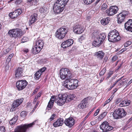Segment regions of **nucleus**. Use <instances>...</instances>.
<instances>
[{
	"label": "nucleus",
	"instance_id": "f257e3e1",
	"mask_svg": "<svg viewBox=\"0 0 132 132\" xmlns=\"http://www.w3.org/2000/svg\"><path fill=\"white\" fill-rule=\"evenodd\" d=\"M69 0H56L53 6L54 13L57 14L61 13L64 9L65 5Z\"/></svg>",
	"mask_w": 132,
	"mask_h": 132
},
{
	"label": "nucleus",
	"instance_id": "f03ea898",
	"mask_svg": "<svg viewBox=\"0 0 132 132\" xmlns=\"http://www.w3.org/2000/svg\"><path fill=\"white\" fill-rule=\"evenodd\" d=\"M78 80L76 79L69 78L67 79L62 82V85L69 89H73L76 88L78 86Z\"/></svg>",
	"mask_w": 132,
	"mask_h": 132
},
{
	"label": "nucleus",
	"instance_id": "7ed1b4c3",
	"mask_svg": "<svg viewBox=\"0 0 132 132\" xmlns=\"http://www.w3.org/2000/svg\"><path fill=\"white\" fill-rule=\"evenodd\" d=\"M108 38L109 42H113L118 41L121 39L119 33L115 29L110 31L108 34Z\"/></svg>",
	"mask_w": 132,
	"mask_h": 132
},
{
	"label": "nucleus",
	"instance_id": "20e7f679",
	"mask_svg": "<svg viewBox=\"0 0 132 132\" xmlns=\"http://www.w3.org/2000/svg\"><path fill=\"white\" fill-rule=\"evenodd\" d=\"M68 29L65 26L62 27L58 29L55 33V36L59 39H62L68 31Z\"/></svg>",
	"mask_w": 132,
	"mask_h": 132
},
{
	"label": "nucleus",
	"instance_id": "39448f33",
	"mask_svg": "<svg viewBox=\"0 0 132 132\" xmlns=\"http://www.w3.org/2000/svg\"><path fill=\"white\" fill-rule=\"evenodd\" d=\"M68 95L66 94H60L55 100V102L57 104L60 106L63 105L66 102H67Z\"/></svg>",
	"mask_w": 132,
	"mask_h": 132
},
{
	"label": "nucleus",
	"instance_id": "423d86ee",
	"mask_svg": "<svg viewBox=\"0 0 132 132\" xmlns=\"http://www.w3.org/2000/svg\"><path fill=\"white\" fill-rule=\"evenodd\" d=\"M60 74L61 79L63 80L66 78L67 79L72 78V75L70 71L67 68H62L60 70Z\"/></svg>",
	"mask_w": 132,
	"mask_h": 132
},
{
	"label": "nucleus",
	"instance_id": "0eeeda50",
	"mask_svg": "<svg viewBox=\"0 0 132 132\" xmlns=\"http://www.w3.org/2000/svg\"><path fill=\"white\" fill-rule=\"evenodd\" d=\"M112 114L114 118L118 119L123 118L126 114L123 109L119 108L116 110Z\"/></svg>",
	"mask_w": 132,
	"mask_h": 132
},
{
	"label": "nucleus",
	"instance_id": "6e6552de",
	"mask_svg": "<svg viewBox=\"0 0 132 132\" xmlns=\"http://www.w3.org/2000/svg\"><path fill=\"white\" fill-rule=\"evenodd\" d=\"M106 38L105 34L103 33L98 35L93 42V45L95 47L99 46L104 40Z\"/></svg>",
	"mask_w": 132,
	"mask_h": 132
},
{
	"label": "nucleus",
	"instance_id": "1a4fd4ad",
	"mask_svg": "<svg viewBox=\"0 0 132 132\" xmlns=\"http://www.w3.org/2000/svg\"><path fill=\"white\" fill-rule=\"evenodd\" d=\"M100 129L102 132H107L113 129V127L110 126L106 121L102 122L100 126Z\"/></svg>",
	"mask_w": 132,
	"mask_h": 132
},
{
	"label": "nucleus",
	"instance_id": "9d476101",
	"mask_svg": "<svg viewBox=\"0 0 132 132\" xmlns=\"http://www.w3.org/2000/svg\"><path fill=\"white\" fill-rule=\"evenodd\" d=\"M27 84V82L25 80H19L16 82V86L19 90H21L26 87Z\"/></svg>",
	"mask_w": 132,
	"mask_h": 132
},
{
	"label": "nucleus",
	"instance_id": "9b49d317",
	"mask_svg": "<svg viewBox=\"0 0 132 132\" xmlns=\"http://www.w3.org/2000/svg\"><path fill=\"white\" fill-rule=\"evenodd\" d=\"M128 13L126 11H123L118 15L117 21L118 23L120 24L124 21L125 16L128 15Z\"/></svg>",
	"mask_w": 132,
	"mask_h": 132
},
{
	"label": "nucleus",
	"instance_id": "f8f14e48",
	"mask_svg": "<svg viewBox=\"0 0 132 132\" xmlns=\"http://www.w3.org/2000/svg\"><path fill=\"white\" fill-rule=\"evenodd\" d=\"M121 100L122 99L121 98H118L116 101V103L117 104L120 102L119 104V105L121 107L128 106L130 104L131 102L130 101L127 100H124L121 101Z\"/></svg>",
	"mask_w": 132,
	"mask_h": 132
},
{
	"label": "nucleus",
	"instance_id": "ddd939ff",
	"mask_svg": "<svg viewBox=\"0 0 132 132\" xmlns=\"http://www.w3.org/2000/svg\"><path fill=\"white\" fill-rule=\"evenodd\" d=\"M118 10L117 6H112L110 7L109 9L106 11V12L109 15L112 16L116 14Z\"/></svg>",
	"mask_w": 132,
	"mask_h": 132
},
{
	"label": "nucleus",
	"instance_id": "4468645a",
	"mask_svg": "<svg viewBox=\"0 0 132 132\" xmlns=\"http://www.w3.org/2000/svg\"><path fill=\"white\" fill-rule=\"evenodd\" d=\"M64 124L69 127L72 126L75 122L74 119L72 117H70L65 119L64 122Z\"/></svg>",
	"mask_w": 132,
	"mask_h": 132
},
{
	"label": "nucleus",
	"instance_id": "2eb2a0df",
	"mask_svg": "<svg viewBox=\"0 0 132 132\" xmlns=\"http://www.w3.org/2000/svg\"><path fill=\"white\" fill-rule=\"evenodd\" d=\"M22 12L21 9H17L14 12H12L9 14V16L12 19L16 18L20 15Z\"/></svg>",
	"mask_w": 132,
	"mask_h": 132
},
{
	"label": "nucleus",
	"instance_id": "dca6fc26",
	"mask_svg": "<svg viewBox=\"0 0 132 132\" xmlns=\"http://www.w3.org/2000/svg\"><path fill=\"white\" fill-rule=\"evenodd\" d=\"M73 40L72 39H69L62 43L61 46L63 48H65L71 46L73 43Z\"/></svg>",
	"mask_w": 132,
	"mask_h": 132
},
{
	"label": "nucleus",
	"instance_id": "f3484780",
	"mask_svg": "<svg viewBox=\"0 0 132 132\" xmlns=\"http://www.w3.org/2000/svg\"><path fill=\"white\" fill-rule=\"evenodd\" d=\"M125 28L126 30L132 32V19H129L125 23Z\"/></svg>",
	"mask_w": 132,
	"mask_h": 132
},
{
	"label": "nucleus",
	"instance_id": "a211bd4d",
	"mask_svg": "<svg viewBox=\"0 0 132 132\" xmlns=\"http://www.w3.org/2000/svg\"><path fill=\"white\" fill-rule=\"evenodd\" d=\"M64 123L62 118H59L53 123V126L54 127H57L62 126Z\"/></svg>",
	"mask_w": 132,
	"mask_h": 132
},
{
	"label": "nucleus",
	"instance_id": "6ab92c4d",
	"mask_svg": "<svg viewBox=\"0 0 132 132\" xmlns=\"http://www.w3.org/2000/svg\"><path fill=\"white\" fill-rule=\"evenodd\" d=\"M73 29L74 32L77 34H80L83 31L82 27L79 25H76L74 27Z\"/></svg>",
	"mask_w": 132,
	"mask_h": 132
},
{
	"label": "nucleus",
	"instance_id": "aec40b11",
	"mask_svg": "<svg viewBox=\"0 0 132 132\" xmlns=\"http://www.w3.org/2000/svg\"><path fill=\"white\" fill-rule=\"evenodd\" d=\"M56 97L55 96H52L51 97L47 106L48 110H50L52 108L54 101L56 100Z\"/></svg>",
	"mask_w": 132,
	"mask_h": 132
},
{
	"label": "nucleus",
	"instance_id": "412c9836",
	"mask_svg": "<svg viewBox=\"0 0 132 132\" xmlns=\"http://www.w3.org/2000/svg\"><path fill=\"white\" fill-rule=\"evenodd\" d=\"M23 69L22 68L18 67L15 71V76L19 77L23 76Z\"/></svg>",
	"mask_w": 132,
	"mask_h": 132
},
{
	"label": "nucleus",
	"instance_id": "4be33fe9",
	"mask_svg": "<svg viewBox=\"0 0 132 132\" xmlns=\"http://www.w3.org/2000/svg\"><path fill=\"white\" fill-rule=\"evenodd\" d=\"M38 15L36 13H33L30 16L29 23L32 24L36 22L37 19Z\"/></svg>",
	"mask_w": 132,
	"mask_h": 132
},
{
	"label": "nucleus",
	"instance_id": "5701e85b",
	"mask_svg": "<svg viewBox=\"0 0 132 132\" xmlns=\"http://www.w3.org/2000/svg\"><path fill=\"white\" fill-rule=\"evenodd\" d=\"M87 99V98H85L83 99L81 101V103L79 104L78 107V108L80 109H82L84 107H85L86 105L88 103Z\"/></svg>",
	"mask_w": 132,
	"mask_h": 132
},
{
	"label": "nucleus",
	"instance_id": "b1692460",
	"mask_svg": "<svg viewBox=\"0 0 132 132\" xmlns=\"http://www.w3.org/2000/svg\"><path fill=\"white\" fill-rule=\"evenodd\" d=\"M104 55V53L102 51H99L96 52L94 54L95 56L97 58L100 60L102 59Z\"/></svg>",
	"mask_w": 132,
	"mask_h": 132
},
{
	"label": "nucleus",
	"instance_id": "393cba45",
	"mask_svg": "<svg viewBox=\"0 0 132 132\" xmlns=\"http://www.w3.org/2000/svg\"><path fill=\"white\" fill-rule=\"evenodd\" d=\"M14 38H16L21 36L22 35V30L19 28H16L14 29Z\"/></svg>",
	"mask_w": 132,
	"mask_h": 132
},
{
	"label": "nucleus",
	"instance_id": "a878e982",
	"mask_svg": "<svg viewBox=\"0 0 132 132\" xmlns=\"http://www.w3.org/2000/svg\"><path fill=\"white\" fill-rule=\"evenodd\" d=\"M44 44V42L41 40H39L36 42L35 46L37 47L40 48V49L41 50Z\"/></svg>",
	"mask_w": 132,
	"mask_h": 132
},
{
	"label": "nucleus",
	"instance_id": "bb28decb",
	"mask_svg": "<svg viewBox=\"0 0 132 132\" xmlns=\"http://www.w3.org/2000/svg\"><path fill=\"white\" fill-rule=\"evenodd\" d=\"M41 50L40 48L37 47L35 46L32 47V52L34 54H36L38 53Z\"/></svg>",
	"mask_w": 132,
	"mask_h": 132
},
{
	"label": "nucleus",
	"instance_id": "cd10ccee",
	"mask_svg": "<svg viewBox=\"0 0 132 132\" xmlns=\"http://www.w3.org/2000/svg\"><path fill=\"white\" fill-rule=\"evenodd\" d=\"M110 18L109 17L103 19L101 20V23L102 25H105L108 24L110 21Z\"/></svg>",
	"mask_w": 132,
	"mask_h": 132
},
{
	"label": "nucleus",
	"instance_id": "c85d7f7f",
	"mask_svg": "<svg viewBox=\"0 0 132 132\" xmlns=\"http://www.w3.org/2000/svg\"><path fill=\"white\" fill-rule=\"evenodd\" d=\"M75 94H70L68 95L67 102L71 101V100L73 99L75 97Z\"/></svg>",
	"mask_w": 132,
	"mask_h": 132
},
{
	"label": "nucleus",
	"instance_id": "c756f323",
	"mask_svg": "<svg viewBox=\"0 0 132 132\" xmlns=\"http://www.w3.org/2000/svg\"><path fill=\"white\" fill-rule=\"evenodd\" d=\"M15 32L14 29L10 30L8 32V34L11 37H14Z\"/></svg>",
	"mask_w": 132,
	"mask_h": 132
},
{
	"label": "nucleus",
	"instance_id": "7c9ffc66",
	"mask_svg": "<svg viewBox=\"0 0 132 132\" xmlns=\"http://www.w3.org/2000/svg\"><path fill=\"white\" fill-rule=\"evenodd\" d=\"M18 103L17 102H16L15 100L14 101L12 104V107L11 110H12V111H14L15 110V108L19 106V105H18Z\"/></svg>",
	"mask_w": 132,
	"mask_h": 132
},
{
	"label": "nucleus",
	"instance_id": "2f4dec72",
	"mask_svg": "<svg viewBox=\"0 0 132 132\" xmlns=\"http://www.w3.org/2000/svg\"><path fill=\"white\" fill-rule=\"evenodd\" d=\"M18 116L13 118L9 121V123L11 125H14L16 123L18 119Z\"/></svg>",
	"mask_w": 132,
	"mask_h": 132
},
{
	"label": "nucleus",
	"instance_id": "473e14b6",
	"mask_svg": "<svg viewBox=\"0 0 132 132\" xmlns=\"http://www.w3.org/2000/svg\"><path fill=\"white\" fill-rule=\"evenodd\" d=\"M39 11L41 13H42L44 14H46L48 12L47 9L45 7L40 8Z\"/></svg>",
	"mask_w": 132,
	"mask_h": 132
},
{
	"label": "nucleus",
	"instance_id": "72a5a7b5",
	"mask_svg": "<svg viewBox=\"0 0 132 132\" xmlns=\"http://www.w3.org/2000/svg\"><path fill=\"white\" fill-rule=\"evenodd\" d=\"M42 73L39 71H37L35 74V78L36 80L38 79L40 77Z\"/></svg>",
	"mask_w": 132,
	"mask_h": 132
},
{
	"label": "nucleus",
	"instance_id": "f704fd0d",
	"mask_svg": "<svg viewBox=\"0 0 132 132\" xmlns=\"http://www.w3.org/2000/svg\"><path fill=\"white\" fill-rule=\"evenodd\" d=\"M28 2L31 5H36L37 4L38 1L37 0H28Z\"/></svg>",
	"mask_w": 132,
	"mask_h": 132
},
{
	"label": "nucleus",
	"instance_id": "c9c22d12",
	"mask_svg": "<svg viewBox=\"0 0 132 132\" xmlns=\"http://www.w3.org/2000/svg\"><path fill=\"white\" fill-rule=\"evenodd\" d=\"M122 78L119 81V85H122V86H123L125 84H126V79H122Z\"/></svg>",
	"mask_w": 132,
	"mask_h": 132
},
{
	"label": "nucleus",
	"instance_id": "e433bc0d",
	"mask_svg": "<svg viewBox=\"0 0 132 132\" xmlns=\"http://www.w3.org/2000/svg\"><path fill=\"white\" fill-rule=\"evenodd\" d=\"M107 113L108 112L107 111H105L100 115L98 117L99 120H101L106 115Z\"/></svg>",
	"mask_w": 132,
	"mask_h": 132
},
{
	"label": "nucleus",
	"instance_id": "4c0bfd02",
	"mask_svg": "<svg viewBox=\"0 0 132 132\" xmlns=\"http://www.w3.org/2000/svg\"><path fill=\"white\" fill-rule=\"evenodd\" d=\"M95 0H84V3L87 4H90L93 3Z\"/></svg>",
	"mask_w": 132,
	"mask_h": 132
},
{
	"label": "nucleus",
	"instance_id": "58836bf2",
	"mask_svg": "<svg viewBox=\"0 0 132 132\" xmlns=\"http://www.w3.org/2000/svg\"><path fill=\"white\" fill-rule=\"evenodd\" d=\"M56 114H55L53 113L51 116L50 118L49 119L50 121H51L53 120H54L55 118H56Z\"/></svg>",
	"mask_w": 132,
	"mask_h": 132
},
{
	"label": "nucleus",
	"instance_id": "ea45409f",
	"mask_svg": "<svg viewBox=\"0 0 132 132\" xmlns=\"http://www.w3.org/2000/svg\"><path fill=\"white\" fill-rule=\"evenodd\" d=\"M122 77H121L119 79H118L111 86L110 88H109V89L111 90L117 84V82H118L119 80H120L122 78Z\"/></svg>",
	"mask_w": 132,
	"mask_h": 132
},
{
	"label": "nucleus",
	"instance_id": "a19ab883",
	"mask_svg": "<svg viewBox=\"0 0 132 132\" xmlns=\"http://www.w3.org/2000/svg\"><path fill=\"white\" fill-rule=\"evenodd\" d=\"M23 100V99L22 98L18 99L16 100V102H17L18 104V105H19L22 102Z\"/></svg>",
	"mask_w": 132,
	"mask_h": 132
},
{
	"label": "nucleus",
	"instance_id": "79ce46f5",
	"mask_svg": "<svg viewBox=\"0 0 132 132\" xmlns=\"http://www.w3.org/2000/svg\"><path fill=\"white\" fill-rule=\"evenodd\" d=\"M106 71V68H103L101 71L100 73V76H102L103 75Z\"/></svg>",
	"mask_w": 132,
	"mask_h": 132
},
{
	"label": "nucleus",
	"instance_id": "37998d69",
	"mask_svg": "<svg viewBox=\"0 0 132 132\" xmlns=\"http://www.w3.org/2000/svg\"><path fill=\"white\" fill-rule=\"evenodd\" d=\"M29 40L28 38L26 37H24L22 38L21 40V43H24L25 42H27Z\"/></svg>",
	"mask_w": 132,
	"mask_h": 132
},
{
	"label": "nucleus",
	"instance_id": "c03bdc74",
	"mask_svg": "<svg viewBox=\"0 0 132 132\" xmlns=\"http://www.w3.org/2000/svg\"><path fill=\"white\" fill-rule=\"evenodd\" d=\"M27 115V113L26 111H22L21 113V116L24 117H25Z\"/></svg>",
	"mask_w": 132,
	"mask_h": 132
},
{
	"label": "nucleus",
	"instance_id": "a18cd8bd",
	"mask_svg": "<svg viewBox=\"0 0 132 132\" xmlns=\"http://www.w3.org/2000/svg\"><path fill=\"white\" fill-rule=\"evenodd\" d=\"M111 99L112 98H110L108 100L105 101L104 103V105H103V106H104L107 104L109 103L110 101L111 100Z\"/></svg>",
	"mask_w": 132,
	"mask_h": 132
},
{
	"label": "nucleus",
	"instance_id": "49530a36",
	"mask_svg": "<svg viewBox=\"0 0 132 132\" xmlns=\"http://www.w3.org/2000/svg\"><path fill=\"white\" fill-rule=\"evenodd\" d=\"M107 7V6L106 4H104L102 6L101 9L102 10H104Z\"/></svg>",
	"mask_w": 132,
	"mask_h": 132
},
{
	"label": "nucleus",
	"instance_id": "de8ad7c7",
	"mask_svg": "<svg viewBox=\"0 0 132 132\" xmlns=\"http://www.w3.org/2000/svg\"><path fill=\"white\" fill-rule=\"evenodd\" d=\"M86 38V36L85 35H83L82 36H81L79 38L80 40L82 41L84 40Z\"/></svg>",
	"mask_w": 132,
	"mask_h": 132
},
{
	"label": "nucleus",
	"instance_id": "09e8293b",
	"mask_svg": "<svg viewBox=\"0 0 132 132\" xmlns=\"http://www.w3.org/2000/svg\"><path fill=\"white\" fill-rule=\"evenodd\" d=\"M22 0H16L15 3L17 5H18L22 2Z\"/></svg>",
	"mask_w": 132,
	"mask_h": 132
},
{
	"label": "nucleus",
	"instance_id": "8fccbe9b",
	"mask_svg": "<svg viewBox=\"0 0 132 132\" xmlns=\"http://www.w3.org/2000/svg\"><path fill=\"white\" fill-rule=\"evenodd\" d=\"M5 128L4 127H0V132H5Z\"/></svg>",
	"mask_w": 132,
	"mask_h": 132
},
{
	"label": "nucleus",
	"instance_id": "3c124183",
	"mask_svg": "<svg viewBox=\"0 0 132 132\" xmlns=\"http://www.w3.org/2000/svg\"><path fill=\"white\" fill-rule=\"evenodd\" d=\"M113 72L112 71H110L108 73V76L107 77L106 79H109V78L113 74Z\"/></svg>",
	"mask_w": 132,
	"mask_h": 132
},
{
	"label": "nucleus",
	"instance_id": "603ef678",
	"mask_svg": "<svg viewBox=\"0 0 132 132\" xmlns=\"http://www.w3.org/2000/svg\"><path fill=\"white\" fill-rule=\"evenodd\" d=\"M46 69V68L44 67L41 68L38 71H39L41 72V73H42V72L44 71Z\"/></svg>",
	"mask_w": 132,
	"mask_h": 132
},
{
	"label": "nucleus",
	"instance_id": "864d4df0",
	"mask_svg": "<svg viewBox=\"0 0 132 132\" xmlns=\"http://www.w3.org/2000/svg\"><path fill=\"white\" fill-rule=\"evenodd\" d=\"M39 102H37V103L35 106L33 110L32 111H34V110H35V109H36V108L38 106V105L39 104Z\"/></svg>",
	"mask_w": 132,
	"mask_h": 132
},
{
	"label": "nucleus",
	"instance_id": "5fc2aeb1",
	"mask_svg": "<svg viewBox=\"0 0 132 132\" xmlns=\"http://www.w3.org/2000/svg\"><path fill=\"white\" fill-rule=\"evenodd\" d=\"M117 57L116 56H114L113 58H112V60L113 61H116V60H117Z\"/></svg>",
	"mask_w": 132,
	"mask_h": 132
},
{
	"label": "nucleus",
	"instance_id": "6e6d98bb",
	"mask_svg": "<svg viewBox=\"0 0 132 132\" xmlns=\"http://www.w3.org/2000/svg\"><path fill=\"white\" fill-rule=\"evenodd\" d=\"M23 52L25 53H27L29 51V50L28 49H25L23 50Z\"/></svg>",
	"mask_w": 132,
	"mask_h": 132
},
{
	"label": "nucleus",
	"instance_id": "4d7b16f0",
	"mask_svg": "<svg viewBox=\"0 0 132 132\" xmlns=\"http://www.w3.org/2000/svg\"><path fill=\"white\" fill-rule=\"evenodd\" d=\"M14 54L13 53H12L8 57L9 58H10V59H11L12 58Z\"/></svg>",
	"mask_w": 132,
	"mask_h": 132
},
{
	"label": "nucleus",
	"instance_id": "13d9d810",
	"mask_svg": "<svg viewBox=\"0 0 132 132\" xmlns=\"http://www.w3.org/2000/svg\"><path fill=\"white\" fill-rule=\"evenodd\" d=\"M11 60V59H10V58L8 57L6 61L7 62H9Z\"/></svg>",
	"mask_w": 132,
	"mask_h": 132
},
{
	"label": "nucleus",
	"instance_id": "bf43d9fd",
	"mask_svg": "<svg viewBox=\"0 0 132 132\" xmlns=\"http://www.w3.org/2000/svg\"><path fill=\"white\" fill-rule=\"evenodd\" d=\"M38 89L37 88H36L34 90V92L33 93V94L34 93V94H35V93H36V92L38 91Z\"/></svg>",
	"mask_w": 132,
	"mask_h": 132
},
{
	"label": "nucleus",
	"instance_id": "052dcab7",
	"mask_svg": "<svg viewBox=\"0 0 132 132\" xmlns=\"http://www.w3.org/2000/svg\"><path fill=\"white\" fill-rule=\"evenodd\" d=\"M131 44V42L130 41L127 42H126V44H128V45H130V44Z\"/></svg>",
	"mask_w": 132,
	"mask_h": 132
},
{
	"label": "nucleus",
	"instance_id": "680f3d73",
	"mask_svg": "<svg viewBox=\"0 0 132 132\" xmlns=\"http://www.w3.org/2000/svg\"><path fill=\"white\" fill-rule=\"evenodd\" d=\"M100 109H98L96 111L95 113H96V114H98V113H99V112H100Z\"/></svg>",
	"mask_w": 132,
	"mask_h": 132
},
{
	"label": "nucleus",
	"instance_id": "e2e57ef3",
	"mask_svg": "<svg viewBox=\"0 0 132 132\" xmlns=\"http://www.w3.org/2000/svg\"><path fill=\"white\" fill-rule=\"evenodd\" d=\"M41 93H39L37 96V98H38V97H40L41 95Z\"/></svg>",
	"mask_w": 132,
	"mask_h": 132
},
{
	"label": "nucleus",
	"instance_id": "0e129e2a",
	"mask_svg": "<svg viewBox=\"0 0 132 132\" xmlns=\"http://www.w3.org/2000/svg\"><path fill=\"white\" fill-rule=\"evenodd\" d=\"M100 0H97L96 2H95V4H97L99 2Z\"/></svg>",
	"mask_w": 132,
	"mask_h": 132
},
{
	"label": "nucleus",
	"instance_id": "69168bd1",
	"mask_svg": "<svg viewBox=\"0 0 132 132\" xmlns=\"http://www.w3.org/2000/svg\"><path fill=\"white\" fill-rule=\"evenodd\" d=\"M108 59V57H106L104 59V60L106 62L107 61Z\"/></svg>",
	"mask_w": 132,
	"mask_h": 132
},
{
	"label": "nucleus",
	"instance_id": "338daca9",
	"mask_svg": "<svg viewBox=\"0 0 132 132\" xmlns=\"http://www.w3.org/2000/svg\"><path fill=\"white\" fill-rule=\"evenodd\" d=\"M104 80V78H102L101 79V80H100V82L101 83L102 81L103 80Z\"/></svg>",
	"mask_w": 132,
	"mask_h": 132
},
{
	"label": "nucleus",
	"instance_id": "774afa93",
	"mask_svg": "<svg viewBox=\"0 0 132 132\" xmlns=\"http://www.w3.org/2000/svg\"><path fill=\"white\" fill-rule=\"evenodd\" d=\"M132 82V79L129 81V84H130Z\"/></svg>",
	"mask_w": 132,
	"mask_h": 132
}]
</instances>
